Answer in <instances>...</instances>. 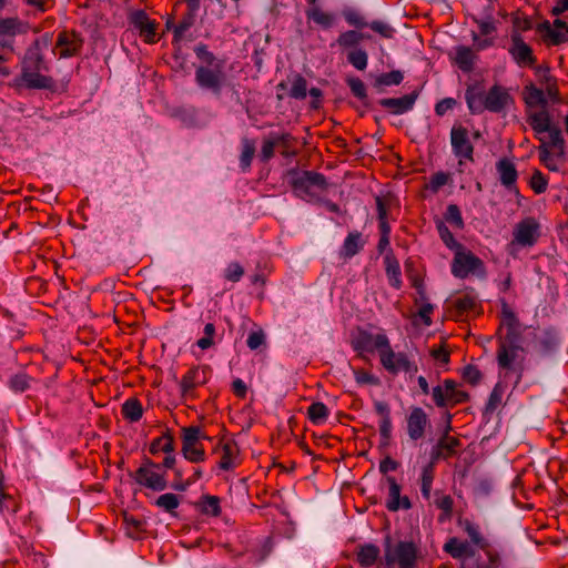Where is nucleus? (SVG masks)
Returning a JSON list of instances; mask_svg holds the SVG:
<instances>
[{"mask_svg": "<svg viewBox=\"0 0 568 568\" xmlns=\"http://www.w3.org/2000/svg\"><path fill=\"white\" fill-rule=\"evenodd\" d=\"M432 397L437 407H447L463 404L469 400V394L458 387V384L450 378L432 389Z\"/></svg>", "mask_w": 568, "mask_h": 568, "instance_id": "9b49d317", "label": "nucleus"}, {"mask_svg": "<svg viewBox=\"0 0 568 568\" xmlns=\"http://www.w3.org/2000/svg\"><path fill=\"white\" fill-rule=\"evenodd\" d=\"M540 236V224L535 217H525L514 227L513 240L509 243V250L516 245L521 247L534 246Z\"/></svg>", "mask_w": 568, "mask_h": 568, "instance_id": "f8f14e48", "label": "nucleus"}, {"mask_svg": "<svg viewBox=\"0 0 568 568\" xmlns=\"http://www.w3.org/2000/svg\"><path fill=\"white\" fill-rule=\"evenodd\" d=\"M417 99V93L413 92L410 94H406L400 98H385L379 100V104L390 110L394 114H403L413 109L415 101Z\"/></svg>", "mask_w": 568, "mask_h": 568, "instance_id": "393cba45", "label": "nucleus"}, {"mask_svg": "<svg viewBox=\"0 0 568 568\" xmlns=\"http://www.w3.org/2000/svg\"><path fill=\"white\" fill-rule=\"evenodd\" d=\"M353 374H354V378L358 385H376V384H378V378L365 369H362V368L353 369Z\"/></svg>", "mask_w": 568, "mask_h": 568, "instance_id": "338daca9", "label": "nucleus"}, {"mask_svg": "<svg viewBox=\"0 0 568 568\" xmlns=\"http://www.w3.org/2000/svg\"><path fill=\"white\" fill-rule=\"evenodd\" d=\"M476 54L473 50L465 45L456 48L455 62L458 68L464 72H470L474 69Z\"/></svg>", "mask_w": 568, "mask_h": 568, "instance_id": "e433bc0d", "label": "nucleus"}, {"mask_svg": "<svg viewBox=\"0 0 568 568\" xmlns=\"http://www.w3.org/2000/svg\"><path fill=\"white\" fill-rule=\"evenodd\" d=\"M379 548L374 544L359 545L356 550V560L361 567H372L378 559Z\"/></svg>", "mask_w": 568, "mask_h": 568, "instance_id": "c756f323", "label": "nucleus"}, {"mask_svg": "<svg viewBox=\"0 0 568 568\" xmlns=\"http://www.w3.org/2000/svg\"><path fill=\"white\" fill-rule=\"evenodd\" d=\"M460 446V440L455 436H449L446 432L432 448L430 460L437 463L439 459H448L456 455Z\"/></svg>", "mask_w": 568, "mask_h": 568, "instance_id": "5701e85b", "label": "nucleus"}, {"mask_svg": "<svg viewBox=\"0 0 568 568\" xmlns=\"http://www.w3.org/2000/svg\"><path fill=\"white\" fill-rule=\"evenodd\" d=\"M496 170L498 172L500 183L509 191L518 192L516 186L518 172L515 164L509 159L503 158L496 163Z\"/></svg>", "mask_w": 568, "mask_h": 568, "instance_id": "b1692460", "label": "nucleus"}, {"mask_svg": "<svg viewBox=\"0 0 568 568\" xmlns=\"http://www.w3.org/2000/svg\"><path fill=\"white\" fill-rule=\"evenodd\" d=\"M211 376V368L207 365L191 367L180 381V390L185 399L195 397V389L204 385Z\"/></svg>", "mask_w": 568, "mask_h": 568, "instance_id": "f3484780", "label": "nucleus"}, {"mask_svg": "<svg viewBox=\"0 0 568 568\" xmlns=\"http://www.w3.org/2000/svg\"><path fill=\"white\" fill-rule=\"evenodd\" d=\"M498 344L500 345H521L520 325L499 332Z\"/></svg>", "mask_w": 568, "mask_h": 568, "instance_id": "09e8293b", "label": "nucleus"}, {"mask_svg": "<svg viewBox=\"0 0 568 568\" xmlns=\"http://www.w3.org/2000/svg\"><path fill=\"white\" fill-rule=\"evenodd\" d=\"M369 33L362 30H346L338 34L335 44L342 52H346L347 62L358 71H364L368 64V54L361 48L364 40H371ZM334 43L331 44L333 47Z\"/></svg>", "mask_w": 568, "mask_h": 568, "instance_id": "423d86ee", "label": "nucleus"}, {"mask_svg": "<svg viewBox=\"0 0 568 568\" xmlns=\"http://www.w3.org/2000/svg\"><path fill=\"white\" fill-rule=\"evenodd\" d=\"M504 393H505L504 386L500 383H497L494 386V388L488 397V400L485 405L484 415L490 416L500 407V405L503 403Z\"/></svg>", "mask_w": 568, "mask_h": 568, "instance_id": "a19ab883", "label": "nucleus"}, {"mask_svg": "<svg viewBox=\"0 0 568 568\" xmlns=\"http://www.w3.org/2000/svg\"><path fill=\"white\" fill-rule=\"evenodd\" d=\"M130 24L139 31L140 37L146 43H155L156 39V27L155 20L150 19L144 10H134L129 16Z\"/></svg>", "mask_w": 568, "mask_h": 568, "instance_id": "6ab92c4d", "label": "nucleus"}, {"mask_svg": "<svg viewBox=\"0 0 568 568\" xmlns=\"http://www.w3.org/2000/svg\"><path fill=\"white\" fill-rule=\"evenodd\" d=\"M243 275L244 268L237 262L230 263L224 270V278L233 283L239 282Z\"/></svg>", "mask_w": 568, "mask_h": 568, "instance_id": "0e129e2a", "label": "nucleus"}, {"mask_svg": "<svg viewBox=\"0 0 568 568\" xmlns=\"http://www.w3.org/2000/svg\"><path fill=\"white\" fill-rule=\"evenodd\" d=\"M465 100L471 114H480L484 111L505 113L515 103L510 89L497 83L487 92L477 87H468Z\"/></svg>", "mask_w": 568, "mask_h": 568, "instance_id": "7ed1b4c3", "label": "nucleus"}, {"mask_svg": "<svg viewBox=\"0 0 568 568\" xmlns=\"http://www.w3.org/2000/svg\"><path fill=\"white\" fill-rule=\"evenodd\" d=\"M348 88L351 89L352 93L358 98L359 100H364L367 98L366 94V87L364 82L356 77L348 78L346 80Z\"/></svg>", "mask_w": 568, "mask_h": 568, "instance_id": "69168bd1", "label": "nucleus"}, {"mask_svg": "<svg viewBox=\"0 0 568 568\" xmlns=\"http://www.w3.org/2000/svg\"><path fill=\"white\" fill-rule=\"evenodd\" d=\"M194 53L200 62L195 67V84L203 92L220 98L227 83L225 59L217 58L204 43L195 45Z\"/></svg>", "mask_w": 568, "mask_h": 568, "instance_id": "f03ea898", "label": "nucleus"}, {"mask_svg": "<svg viewBox=\"0 0 568 568\" xmlns=\"http://www.w3.org/2000/svg\"><path fill=\"white\" fill-rule=\"evenodd\" d=\"M524 101L528 106H545L547 104L544 91L534 84L524 88Z\"/></svg>", "mask_w": 568, "mask_h": 568, "instance_id": "ea45409f", "label": "nucleus"}, {"mask_svg": "<svg viewBox=\"0 0 568 568\" xmlns=\"http://www.w3.org/2000/svg\"><path fill=\"white\" fill-rule=\"evenodd\" d=\"M306 18L314 21L324 29H329L335 21V17L331 12L323 11L320 7H308L305 11Z\"/></svg>", "mask_w": 568, "mask_h": 568, "instance_id": "f704fd0d", "label": "nucleus"}, {"mask_svg": "<svg viewBox=\"0 0 568 568\" xmlns=\"http://www.w3.org/2000/svg\"><path fill=\"white\" fill-rule=\"evenodd\" d=\"M453 304L457 316L476 313L479 306L478 297L473 291L465 292L460 296L456 297Z\"/></svg>", "mask_w": 568, "mask_h": 568, "instance_id": "cd10ccee", "label": "nucleus"}, {"mask_svg": "<svg viewBox=\"0 0 568 568\" xmlns=\"http://www.w3.org/2000/svg\"><path fill=\"white\" fill-rule=\"evenodd\" d=\"M154 504L160 509L173 515L175 509L180 506V498L173 493H165L160 495Z\"/></svg>", "mask_w": 568, "mask_h": 568, "instance_id": "49530a36", "label": "nucleus"}, {"mask_svg": "<svg viewBox=\"0 0 568 568\" xmlns=\"http://www.w3.org/2000/svg\"><path fill=\"white\" fill-rule=\"evenodd\" d=\"M389 338L385 333L373 334L365 329H358L357 334L352 338V347L361 358H365V353H382Z\"/></svg>", "mask_w": 568, "mask_h": 568, "instance_id": "4468645a", "label": "nucleus"}, {"mask_svg": "<svg viewBox=\"0 0 568 568\" xmlns=\"http://www.w3.org/2000/svg\"><path fill=\"white\" fill-rule=\"evenodd\" d=\"M122 417L129 423H136L143 416V406L136 397L128 398L121 406Z\"/></svg>", "mask_w": 568, "mask_h": 568, "instance_id": "473e14b6", "label": "nucleus"}, {"mask_svg": "<svg viewBox=\"0 0 568 568\" xmlns=\"http://www.w3.org/2000/svg\"><path fill=\"white\" fill-rule=\"evenodd\" d=\"M384 265L388 283L395 290L402 287V272L398 260L395 257L393 251L389 248L384 256Z\"/></svg>", "mask_w": 568, "mask_h": 568, "instance_id": "bb28decb", "label": "nucleus"}, {"mask_svg": "<svg viewBox=\"0 0 568 568\" xmlns=\"http://www.w3.org/2000/svg\"><path fill=\"white\" fill-rule=\"evenodd\" d=\"M429 426L427 414L420 407H413L407 416V434L412 440L422 439Z\"/></svg>", "mask_w": 568, "mask_h": 568, "instance_id": "4be33fe9", "label": "nucleus"}, {"mask_svg": "<svg viewBox=\"0 0 568 568\" xmlns=\"http://www.w3.org/2000/svg\"><path fill=\"white\" fill-rule=\"evenodd\" d=\"M434 504L440 509L446 518H449L453 514L454 500L452 496L442 494L440 491L435 493Z\"/></svg>", "mask_w": 568, "mask_h": 568, "instance_id": "4d7b16f0", "label": "nucleus"}, {"mask_svg": "<svg viewBox=\"0 0 568 568\" xmlns=\"http://www.w3.org/2000/svg\"><path fill=\"white\" fill-rule=\"evenodd\" d=\"M450 145L459 166L465 162H474V145L467 128L460 123H455L450 130Z\"/></svg>", "mask_w": 568, "mask_h": 568, "instance_id": "ddd939ff", "label": "nucleus"}, {"mask_svg": "<svg viewBox=\"0 0 568 568\" xmlns=\"http://www.w3.org/2000/svg\"><path fill=\"white\" fill-rule=\"evenodd\" d=\"M50 70L43 53L41 52L39 42L36 41L29 47L21 60V73L19 81L26 88L32 90H51L54 87L52 77L44 74Z\"/></svg>", "mask_w": 568, "mask_h": 568, "instance_id": "20e7f679", "label": "nucleus"}, {"mask_svg": "<svg viewBox=\"0 0 568 568\" xmlns=\"http://www.w3.org/2000/svg\"><path fill=\"white\" fill-rule=\"evenodd\" d=\"M343 18L349 27H354L355 30H362L367 28L368 22L365 17L357 10L345 9L343 10Z\"/></svg>", "mask_w": 568, "mask_h": 568, "instance_id": "8fccbe9b", "label": "nucleus"}, {"mask_svg": "<svg viewBox=\"0 0 568 568\" xmlns=\"http://www.w3.org/2000/svg\"><path fill=\"white\" fill-rule=\"evenodd\" d=\"M23 24L17 17L0 19V36L14 38L23 32Z\"/></svg>", "mask_w": 568, "mask_h": 568, "instance_id": "79ce46f5", "label": "nucleus"}, {"mask_svg": "<svg viewBox=\"0 0 568 568\" xmlns=\"http://www.w3.org/2000/svg\"><path fill=\"white\" fill-rule=\"evenodd\" d=\"M196 19V12L187 10L180 22L174 27V37L172 40L173 45H179L184 38V33L194 26Z\"/></svg>", "mask_w": 568, "mask_h": 568, "instance_id": "c9c22d12", "label": "nucleus"}, {"mask_svg": "<svg viewBox=\"0 0 568 568\" xmlns=\"http://www.w3.org/2000/svg\"><path fill=\"white\" fill-rule=\"evenodd\" d=\"M404 79L403 73L399 70H394L387 73L381 74L375 82L376 87H392L398 85Z\"/></svg>", "mask_w": 568, "mask_h": 568, "instance_id": "6e6d98bb", "label": "nucleus"}, {"mask_svg": "<svg viewBox=\"0 0 568 568\" xmlns=\"http://www.w3.org/2000/svg\"><path fill=\"white\" fill-rule=\"evenodd\" d=\"M221 459L219 462V468L222 470H232L239 463L237 457L240 454L239 446L235 440L227 439L221 444Z\"/></svg>", "mask_w": 568, "mask_h": 568, "instance_id": "a878e982", "label": "nucleus"}, {"mask_svg": "<svg viewBox=\"0 0 568 568\" xmlns=\"http://www.w3.org/2000/svg\"><path fill=\"white\" fill-rule=\"evenodd\" d=\"M365 245L362 233L358 231L349 232L341 248V255L351 258L356 255Z\"/></svg>", "mask_w": 568, "mask_h": 568, "instance_id": "7c9ffc66", "label": "nucleus"}, {"mask_svg": "<svg viewBox=\"0 0 568 568\" xmlns=\"http://www.w3.org/2000/svg\"><path fill=\"white\" fill-rule=\"evenodd\" d=\"M383 565L385 568H416L418 548L408 540L393 541L390 536L384 538Z\"/></svg>", "mask_w": 568, "mask_h": 568, "instance_id": "39448f33", "label": "nucleus"}, {"mask_svg": "<svg viewBox=\"0 0 568 568\" xmlns=\"http://www.w3.org/2000/svg\"><path fill=\"white\" fill-rule=\"evenodd\" d=\"M294 141L295 139L290 133L277 135V143L283 148L281 152L283 156L291 158L296 155V151L292 150Z\"/></svg>", "mask_w": 568, "mask_h": 568, "instance_id": "e2e57ef3", "label": "nucleus"}, {"mask_svg": "<svg viewBox=\"0 0 568 568\" xmlns=\"http://www.w3.org/2000/svg\"><path fill=\"white\" fill-rule=\"evenodd\" d=\"M308 419L315 424H323L328 417V408L322 402H315L307 408Z\"/></svg>", "mask_w": 568, "mask_h": 568, "instance_id": "c03bdc74", "label": "nucleus"}, {"mask_svg": "<svg viewBox=\"0 0 568 568\" xmlns=\"http://www.w3.org/2000/svg\"><path fill=\"white\" fill-rule=\"evenodd\" d=\"M435 224L438 235L447 248L455 252L456 250H459L463 246L462 243L456 241L453 233L450 232V230L448 229L444 221L438 219L435 221Z\"/></svg>", "mask_w": 568, "mask_h": 568, "instance_id": "58836bf2", "label": "nucleus"}, {"mask_svg": "<svg viewBox=\"0 0 568 568\" xmlns=\"http://www.w3.org/2000/svg\"><path fill=\"white\" fill-rule=\"evenodd\" d=\"M386 483L388 485V494L385 501V507L388 511L395 513L399 509L408 510L412 508V503L408 496L400 495L402 487L397 483L396 478L393 476L386 477Z\"/></svg>", "mask_w": 568, "mask_h": 568, "instance_id": "412c9836", "label": "nucleus"}, {"mask_svg": "<svg viewBox=\"0 0 568 568\" xmlns=\"http://www.w3.org/2000/svg\"><path fill=\"white\" fill-rule=\"evenodd\" d=\"M459 525L463 527L464 531L467 534L470 541L475 546L479 547L483 550L489 548L488 541L481 535L479 525H477L468 519L460 521Z\"/></svg>", "mask_w": 568, "mask_h": 568, "instance_id": "72a5a7b5", "label": "nucleus"}, {"mask_svg": "<svg viewBox=\"0 0 568 568\" xmlns=\"http://www.w3.org/2000/svg\"><path fill=\"white\" fill-rule=\"evenodd\" d=\"M367 28L378 33L382 38L392 39L395 34V29L385 21L374 20L368 22Z\"/></svg>", "mask_w": 568, "mask_h": 568, "instance_id": "bf43d9fd", "label": "nucleus"}, {"mask_svg": "<svg viewBox=\"0 0 568 568\" xmlns=\"http://www.w3.org/2000/svg\"><path fill=\"white\" fill-rule=\"evenodd\" d=\"M537 30L547 45L557 47L568 42V23L559 18L552 23L547 20L539 23Z\"/></svg>", "mask_w": 568, "mask_h": 568, "instance_id": "a211bd4d", "label": "nucleus"}, {"mask_svg": "<svg viewBox=\"0 0 568 568\" xmlns=\"http://www.w3.org/2000/svg\"><path fill=\"white\" fill-rule=\"evenodd\" d=\"M521 345H500L497 349V363L501 369L514 371L517 373L518 381L521 378V361L518 362L519 354L523 352Z\"/></svg>", "mask_w": 568, "mask_h": 568, "instance_id": "aec40b11", "label": "nucleus"}, {"mask_svg": "<svg viewBox=\"0 0 568 568\" xmlns=\"http://www.w3.org/2000/svg\"><path fill=\"white\" fill-rule=\"evenodd\" d=\"M84 38L75 30H62L58 33L54 50L60 59H69L81 53Z\"/></svg>", "mask_w": 568, "mask_h": 568, "instance_id": "dca6fc26", "label": "nucleus"}, {"mask_svg": "<svg viewBox=\"0 0 568 568\" xmlns=\"http://www.w3.org/2000/svg\"><path fill=\"white\" fill-rule=\"evenodd\" d=\"M182 454L191 463H202L205 460V452L202 444L182 445Z\"/></svg>", "mask_w": 568, "mask_h": 568, "instance_id": "de8ad7c7", "label": "nucleus"}, {"mask_svg": "<svg viewBox=\"0 0 568 568\" xmlns=\"http://www.w3.org/2000/svg\"><path fill=\"white\" fill-rule=\"evenodd\" d=\"M215 334H216L215 325L213 323L205 324L204 329H203V336L197 339L196 345L202 351H206V349L211 348L215 344V341H214Z\"/></svg>", "mask_w": 568, "mask_h": 568, "instance_id": "5fc2aeb1", "label": "nucleus"}, {"mask_svg": "<svg viewBox=\"0 0 568 568\" xmlns=\"http://www.w3.org/2000/svg\"><path fill=\"white\" fill-rule=\"evenodd\" d=\"M508 53L519 68H532L537 62L532 48L525 42L518 31H513L510 34Z\"/></svg>", "mask_w": 568, "mask_h": 568, "instance_id": "2eb2a0df", "label": "nucleus"}, {"mask_svg": "<svg viewBox=\"0 0 568 568\" xmlns=\"http://www.w3.org/2000/svg\"><path fill=\"white\" fill-rule=\"evenodd\" d=\"M519 325L520 323L515 312L509 307V305L506 302H504L501 305V320L498 331L503 332L504 329Z\"/></svg>", "mask_w": 568, "mask_h": 568, "instance_id": "3c124183", "label": "nucleus"}, {"mask_svg": "<svg viewBox=\"0 0 568 568\" xmlns=\"http://www.w3.org/2000/svg\"><path fill=\"white\" fill-rule=\"evenodd\" d=\"M182 445L199 444L201 438V429L196 426L184 427L182 429Z\"/></svg>", "mask_w": 568, "mask_h": 568, "instance_id": "774afa93", "label": "nucleus"}, {"mask_svg": "<svg viewBox=\"0 0 568 568\" xmlns=\"http://www.w3.org/2000/svg\"><path fill=\"white\" fill-rule=\"evenodd\" d=\"M175 449L174 437L166 430L162 436L154 438L150 444V453L156 455L159 453L171 454Z\"/></svg>", "mask_w": 568, "mask_h": 568, "instance_id": "4c0bfd02", "label": "nucleus"}, {"mask_svg": "<svg viewBox=\"0 0 568 568\" xmlns=\"http://www.w3.org/2000/svg\"><path fill=\"white\" fill-rule=\"evenodd\" d=\"M444 216L445 221L452 224L456 230H463L465 227L462 212L456 204H449Z\"/></svg>", "mask_w": 568, "mask_h": 568, "instance_id": "864d4df0", "label": "nucleus"}, {"mask_svg": "<svg viewBox=\"0 0 568 568\" xmlns=\"http://www.w3.org/2000/svg\"><path fill=\"white\" fill-rule=\"evenodd\" d=\"M487 560L486 561H478L476 564V568H504L503 567V559L498 551L487 548L484 550Z\"/></svg>", "mask_w": 568, "mask_h": 568, "instance_id": "13d9d810", "label": "nucleus"}, {"mask_svg": "<svg viewBox=\"0 0 568 568\" xmlns=\"http://www.w3.org/2000/svg\"><path fill=\"white\" fill-rule=\"evenodd\" d=\"M307 95V81L301 74H295L292 80L290 97L296 100H304Z\"/></svg>", "mask_w": 568, "mask_h": 568, "instance_id": "603ef678", "label": "nucleus"}, {"mask_svg": "<svg viewBox=\"0 0 568 568\" xmlns=\"http://www.w3.org/2000/svg\"><path fill=\"white\" fill-rule=\"evenodd\" d=\"M199 505L201 513L205 515L217 517L221 514L220 498L217 496L204 495Z\"/></svg>", "mask_w": 568, "mask_h": 568, "instance_id": "a18cd8bd", "label": "nucleus"}, {"mask_svg": "<svg viewBox=\"0 0 568 568\" xmlns=\"http://www.w3.org/2000/svg\"><path fill=\"white\" fill-rule=\"evenodd\" d=\"M290 184L294 194L305 201L314 200L320 192L327 189L326 178L315 171L290 170Z\"/></svg>", "mask_w": 568, "mask_h": 568, "instance_id": "0eeeda50", "label": "nucleus"}, {"mask_svg": "<svg viewBox=\"0 0 568 568\" xmlns=\"http://www.w3.org/2000/svg\"><path fill=\"white\" fill-rule=\"evenodd\" d=\"M255 154V142L251 139H242V152L240 155V165L243 171H248Z\"/></svg>", "mask_w": 568, "mask_h": 568, "instance_id": "37998d69", "label": "nucleus"}, {"mask_svg": "<svg viewBox=\"0 0 568 568\" xmlns=\"http://www.w3.org/2000/svg\"><path fill=\"white\" fill-rule=\"evenodd\" d=\"M435 464L436 463L429 460L422 467L419 476L420 493L426 501H429L432 498V488L435 479Z\"/></svg>", "mask_w": 568, "mask_h": 568, "instance_id": "c85d7f7f", "label": "nucleus"}, {"mask_svg": "<svg viewBox=\"0 0 568 568\" xmlns=\"http://www.w3.org/2000/svg\"><path fill=\"white\" fill-rule=\"evenodd\" d=\"M450 271L456 278L462 280L469 275H477L479 277L486 275V267L483 260L476 256L471 251L465 248L464 245L454 252Z\"/></svg>", "mask_w": 568, "mask_h": 568, "instance_id": "1a4fd4ad", "label": "nucleus"}, {"mask_svg": "<svg viewBox=\"0 0 568 568\" xmlns=\"http://www.w3.org/2000/svg\"><path fill=\"white\" fill-rule=\"evenodd\" d=\"M443 548L444 551L455 559H460L465 556L473 557L475 555L474 549L468 545V542L462 541L456 537L449 538Z\"/></svg>", "mask_w": 568, "mask_h": 568, "instance_id": "2f4dec72", "label": "nucleus"}, {"mask_svg": "<svg viewBox=\"0 0 568 568\" xmlns=\"http://www.w3.org/2000/svg\"><path fill=\"white\" fill-rule=\"evenodd\" d=\"M528 123L537 134L548 133V142L539 138L541 142L538 146L539 160L549 171L557 172L559 170L558 161L562 162L566 154V142L561 130L551 125L547 111L531 113L528 116Z\"/></svg>", "mask_w": 568, "mask_h": 568, "instance_id": "f257e3e1", "label": "nucleus"}, {"mask_svg": "<svg viewBox=\"0 0 568 568\" xmlns=\"http://www.w3.org/2000/svg\"><path fill=\"white\" fill-rule=\"evenodd\" d=\"M134 481L153 491H162L168 487L166 474L159 463L149 457H143L141 466L132 475Z\"/></svg>", "mask_w": 568, "mask_h": 568, "instance_id": "6e6552de", "label": "nucleus"}, {"mask_svg": "<svg viewBox=\"0 0 568 568\" xmlns=\"http://www.w3.org/2000/svg\"><path fill=\"white\" fill-rule=\"evenodd\" d=\"M277 143V135L272 139H265L262 144L260 159L262 162L266 163L274 156L275 146Z\"/></svg>", "mask_w": 568, "mask_h": 568, "instance_id": "680f3d73", "label": "nucleus"}, {"mask_svg": "<svg viewBox=\"0 0 568 568\" xmlns=\"http://www.w3.org/2000/svg\"><path fill=\"white\" fill-rule=\"evenodd\" d=\"M378 357L382 367L392 375L406 373L412 376L418 372L417 364L409 358L408 354L405 352L396 353L390 345V341L387 342V346L384 347Z\"/></svg>", "mask_w": 568, "mask_h": 568, "instance_id": "9d476101", "label": "nucleus"}, {"mask_svg": "<svg viewBox=\"0 0 568 568\" xmlns=\"http://www.w3.org/2000/svg\"><path fill=\"white\" fill-rule=\"evenodd\" d=\"M529 185L536 194H542L547 190L548 180L539 170H536L530 178Z\"/></svg>", "mask_w": 568, "mask_h": 568, "instance_id": "052dcab7", "label": "nucleus"}]
</instances>
